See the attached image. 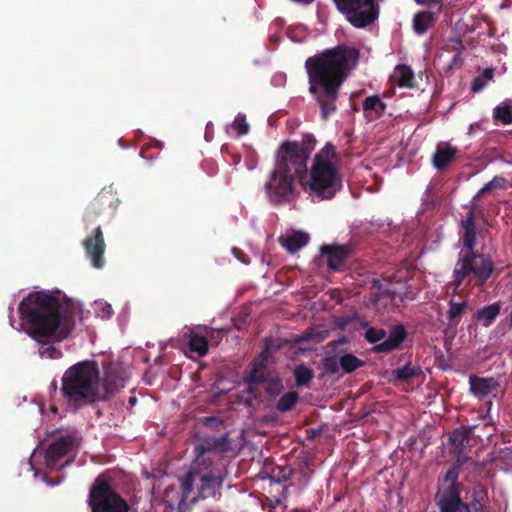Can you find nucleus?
<instances>
[{
	"mask_svg": "<svg viewBox=\"0 0 512 512\" xmlns=\"http://www.w3.org/2000/svg\"><path fill=\"white\" fill-rule=\"evenodd\" d=\"M395 377L401 381H409L412 378L418 376L419 370L410 366L409 364L403 366L402 368H398L394 371Z\"/></svg>",
	"mask_w": 512,
	"mask_h": 512,
	"instance_id": "nucleus-33",
	"label": "nucleus"
},
{
	"mask_svg": "<svg viewBox=\"0 0 512 512\" xmlns=\"http://www.w3.org/2000/svg\"><path fill=\"white\" fill-rule=\"evenodd\" d=\"M449 441L458 448L457 459L447 470L445 475L438 478L437 491L435 494H437L439 501L444 502V506L446 507H465L464 503L466 502L461 497L464 485L459 481V475L461 467L471 458L463 455L464 435L462 433L454 431L450 435Z\"/></svg>",
	"mask_w": 512,
	"mask_h": 512,
	"instance_id": "nucleus-8",
	"label": "nucleus"
},
{
	"mask_svg": "<svg viewBox=\"0 0 512 512\" xmlns=\"http://www.w3.org/2000/svg\"><path fill=\"white\" fill-rule=\"evenodd\" d=\"M283 388V383L279 378H273L267 381L266 392L270 397L280 395Z\"/></svg>",
	"mask_w": 512,
	"mask_h": 512,
	"instance_id": "nucleus-37",
	"label": "nucleus"
},
{
	"mask_svg": "<svg viewBox=\"0 0 512 512\" xmlns=\"http://www.w3.org/2000/svg\"><path fill=\"white\" fill-rule=\"evenodd\" d=\"M337 158L335 146L327 143L314 158L306 190L318 201L333 199L343 188L342 177L333 163Z\"/></svg>",
	"mask_w": 512,
	"mask_h": 512,
	"instance_id": "nucleus-7",
	"label": "nucleus"
},
{
	"mask_svg": "<svg viewBox=\"0 0 512 512\" xmlns=\"http://www.w3.org/2000/svg\"><path fill=\"white\" fill-rule=\"evenodd\" d=\"M293 2H297V3H305V4H310L312 3L314 0H292Z\"/></svg>",
	"mask_w": 512,
	"mask_h": 512,
	"instance_id": "nucleus-46",
	"label": "nucleus"
},
{
	"mask_svg": "<svg viewBox=\"0 0 512 512\" xmlns=\"http://www.w3.org/2000/svg\"><path fill=\"white\" fill-rule=\"evenodd\" d=\"M234 254H235V257H237V259H240V256H238V254H236V250L234 249Z\"/></svg>",
	"mask_w": 512,
	"mask_h": 512,
	"instance_id": "nucleus-51",
	"label": "nucleus"
},
{
	"mask_svg": "<svg viewBox=\"0 0 512 512\" xmlns=\"http://www.w3.org/2000/svg\"><path fill=\"white\" fill-rule=\"evenodd\" d=\"M391 81L401 88H414L416 86L414 72L408 65L399 64L391 75Z\"/></svg>",
	"mask_w": 512,
	"mask_h": 512,
	"instance_id": "nucleus-19",
	"label": "nucleus"
},
{
	"mask_svg": "<svg viewBox=\"0 0 512 512\" xmlns=\"http://www.w3.org/2000/svg\"><path fill=\"white\" fill-rule=\"evenodd\" d=\"M136 401V398H130V403H134Z\"/></svg>",
	"mask_w": 512,
	"mask_h": 512,
	"instance_id": "nucleus-49",
	"label": "nucleus"
},
{
	"mask_svg": "<svg viewBox=\"0 0 512 512\" xmlns=\"http://www.w3.org/2000/svg\"><path fill=\"white\" fill-rule=\"evenodd\" d=\"M268 357H269V351H268V347H266L261 352V354L259 355V358L257 360H255L254 363H257L258 366H260L261 368H265V363L267 362Z\"/></svg>",
	"mask_w": 512,
	"mask_h": 512,
	"instance_id": "nucleus-40",
	"label": "nucleus"
},
{
	"mask_svg": "<svg viewBox=\"0 0 512 512\" xmlns=\"http://www.w3.org/2000/svg\"><path fill=\"white\" fill-rule=\"evenodd\" d=\"M461 54H462V53H455V54H454V56H453V58H452V63H453V64H457V63L460 61V59H461Z\"/></svg>",
	"mask_w": 512,
	"mask_h": 512,
	"instance_id": "nucleus-43",
	"label": "nucleus"
},
{
	"mask_svg": "<svg viewBox=\"0 0 512 512\" xmlns=\"http://www.w3.org/2000/svg\"><path fill=\"white\" fill-rule=\"evenodd\" d=\"M81 437L73 430L57 437L48 446L45 453V463L50 470H60L73 462L71 453L78 448Z\"/></svg>",
	"mask_w": 512,
	"mask_h": 512,
	"instance_id": "nucleus-10",
	"label": "nucleus"
},
{
	"mask_svg": "<svg viewBox=\"0 0 512 512\" xmlns=\"http://www.w3.org/2000/svg\"><path fill=\"white\" fill-rule=\"evenodd\" d=\"M82 245L92 266L96 269H102L105 265L106 244L101 226H97L91 234L87 235Z\"/></svg>",
	"mask_w": 512,
	"mask_h": 512,
	"instance_id": "nucleus-12",
	"label": "nucleus"
},
{
	"mask_svg": "<svg viewBox=\"0 0 512 512\" xmlns=\"http://www.w3.org/2000/svg\"><path fill=\"white\" fill-rule=\"evenodd\" d=\"M100 371L97 362L84 360L69 367L61 379L64 401L77 410L100 401Z\"/></svg>",
	"mask_w": 512,
	"mask_h": 512,
	"instance_id": "nucleus-5",
	"label": "nucleus"
},
{
	"mask_svg": "<svg viewBox=\"0 0 512 512\" xmlns=\"http://www.w3.org/2000/svg\"><path fill=\"white\" fill-rule=\"evenodd\" d=\"M458 153V149L448 143L438 144L432 156L433 167L438 171H444L455 161Z\"/></svg>",
	"mask_w": 512,
	"mask_h": 512,
	"instance_id": "nucleus-16",
	"label": "nucleus"
},
{
	"mask_svg": "<svg viewBox=\"0 0 512 512\" xmlns=\"http://www.w3.org/2000/svg\"><path fill=\"white\" fill-rule=\"evenodd\" d=\"M466 208L468 212L460 221V239L466 251L459 255L453 270L452 281L449 283L454 288V294L457 293L466 278L474 277L480 284H484L495 270L490 255L475 250L478 232L476 218L482 215V211L475 204L466 206Z\"/></svg>",
	"mask_w": 512,
	"mask_h": 512,
	"instance_id": "nucleus-4",
	"label": "nucleus"
},
{
	"mask_svg": "<svg viewBox=\"0 0 512 512\" xmlns=\"http://www.w3.org/2000/svg\"><path fill=\"white\" fill-rule=\"evenodd\" d=\"M113 313L112 307L109 304H106L103 307V317H110Z\"/></svg>",
	"mask_w": 512,
	"mask_h": 512,
	"instance_id": "nucleus-42",
	"label": "nucleus"
},
{
	"mask_svg": "<svg viewBox=\"0 0 512 512\" xmlns=\"http://www.w3.org/2000/svg\"><path fill=\"white\" fill-rule=\"evenodd\" d=\"M57 388H58V387H57V382L54 380V381L51 383V389H52L53 391H56V390H57Z\"/></svg>",
	"mask_w": 512,
	"mask_h": 512,
	"instance_id": "nucleus-47",
	"label": "nucleus"
},
{
	"mask_svg": "<svg viewBox=\"0 0 512 512\" xmlns=\"http://www.w3.org/2000/svg\"><path fill=\"white\" fill-rule=\"evenodd\" d=\"M322 255L327 257V265L330 269L338 271L349 257V249L345 246L327 245L321 248Z\"/></svg>",
	"mask_w": 512,
	"mask_h": 512,
	"instance_id": "nucleus-17",
	"label": "nucleus"
},
{
	"mask_svg": "<svg viewBox=\"0 0 512 512\" xmlns=\"http://www.w3.org/2000/svg\"><path fill=\"white\" fill-rule=\"evenodd\" d=\"M362 107L365 113H374V117L379 118L385 112L387 105L378 95H372L364 99Z\"/></svg>",
	"mask_w": 512,
	"mask_h": 512,
	"instance_id": "nucleus-22",
	"label": "nucleus"
},
{
	"mask_svg": "<svg viewBox=\"0 0 512 512\" xmlns=\"http://www.w3.org/2000/svg\"><path fill=\"white\" fill-rule=\"evenodd\" d=\"M232 127L238 132L239 135H245L249 132V125L246 122L244 115H238L233 123Z\"/></svg>",
	"mask_w": 512,
	"mask_h": 512,
	"instance_id": "nucleus-38",
	"label": "nucleus"
},
{
	"mask_svg": "<svg viewBox=\"0 0 512 512\" xmlns=\"http://www.w3.org/2000/svg\"><path fill=\"white\" fill-rule=\"evenodd\" d=\"M508 323H509V326L512 328V311L510 312V314L508 316Z\"/></svg>",
	"mask_w": 512,
	"mask_h": 512,
	"instance_id": "nucleus-48",
	"label": "nucleus"
},
{
	"mask_svg": "<svg viewBox=\"0 0 512 512\" xmlns=\"http://www.w3.org/2000/svg\"><path fill=\"white\" fill-rule=\"evenodd\" d=\"M433 13L429 11H420L414 15L413 29L417 34H424L427 32L429 25L433 22Z\"/></svg>",
	"mask_w": 512,
	"mask_h": 512,
	"instance_id": "nucleus-25",
	"label": "nucleus"
},
{
	"mask_svg": "<svg viewBox=\"0 0 512 512\" xmlns=\"http://www.w3.org/2000/svg\"><path fill=\"white\" fill-rule=\"evenodd\" d=\"M234 254H235V257H237V259H240V256H238V254H236V250L234 249Z\"/></svg>",
	"mask_w": 512,
	"mask_h": 512,
	"instance_id": "nucleus-50",
	"label": "nucleus"
},
{
	"mask_svg": "<svg viewBox=\"0 0 512 512\" xmlns=\"http://www.w3.org/2000/svg\"><path fill=\"white\" fill-rule=\"evenodd\" d=\"M434 501L439 512H479L482 507L480 499L477 498H474L473 503H464L465 507L459 506L458 508H450L444 506V502L439 501L437 494L434 496Z\"/></svg>",
	"mask_w": 512,
	"mask_h": 512,
	"instance_id": "nucleus-23",
	"label": "nucleus"
},
{
	"mask_svg": "<svg viewBox=\"0 0 512 512\" xmlns=\"http://www.w3.org/2000/svg\"><path fill=\"white\" fill-rule=\"evenodd\" d=\"M339 364L344 373H352L365 365V362L355 355L346 353L339 357Z\"/></svg>",
	"mask_w": 512,
	"mask_h": 512,
	"instance_id": "nucleus-27",
	"label": "nucleus"
},
{
	"mask_svg": "<svg viewBox=\"0 0 512 512\" xmlns=\"http://www.w3.org/2000/svg\"><path fill=\"white\" fill-rule=\"evenodd\" d=\"M348 342L347 338L343 336L339 340L335 341V344H346Z\"/></svg>",
	"mask_w": 512,
	"mask_h": 512,
	"instance_id": "nucleus-45",
	"label": "nucleus"
},
{
	"mask_svg": "<svg viewBox=\"0 0 512 512\" xmlns=\"http://www.w3.org/2000/svg\"><path fill=\"white\" fill-rule=\"evenodd\" d=\"M323 370L326 374H336L339 372L340 364L337 356H327L322 360Z\"/></svg>",
	"mask_w": 512,
	"mask_h": 512,
	"instance_id": "nucleus-35",
	"label": "nucleus"
},
{
	"mask_svg": "<svg viewBox=\"0 0 512 512\" xmlns=\"http://www.w3.org/2000/svg\"><path fill=\"white\" fill-rule=\"evenodd\" d=\"M494 76L493 68H486L482 74L475 77L471 89L473 92H480Z\"/></svg>",
	"mask_w": 512,
	"mask_h": 512,
	"instance_id": "nucleus-31",
	"label": "nucleus"
},
{
	"mask_svg": "<svg viewBox=\"0 0 512 512\" xmlns=\"http://www.w3.org/2000/svg\"><path fill=\"white\" fill-rule=\"evenodd\" d=\"M111 194H98L87 206L83 220L87 224L93 223L103 212L107 203H110Z\"/></svg>",
	"mask_w": 512,
	"mask_h": 512,
	"instance_id": "nucleus-18",
	"label": "nucleus"
},
{
	"mask_svg": "<svg viewBox=\"0 0 512 512\" xmlns=\"http://www.w3.org/2000/svg\"><path fill=\"white\" fill-rule=\"evenodd\" d=\"M468 308V304L466 301L456 302L454 300L449 301V309L447 311V319L450 325H457L461 316L464 314L466 309Z\"/></svg>",
	"mask_w": 512,
	"mask_h": 512,
	"instance_id": "nucleus-26",
	"label": "nucleus"
},
{
	"mask_svg": "<svg viewBox=\"0 0 512 512\" xmlns=\"http://www.w3.org/2000/svg\"><path fill=\"white\" fill-rule=\"evenodd\" d=\"M87 505L90 512H129L128 502L113 487L108 472L98 475L89 488Z\"/></svg>",
	"mask_w": 512,
	"mask_h": 512,
	"instance_id": "nucleus-9",
	"label": "nucleus"
},
{
	"mask_svg": "<svg viewBox=\"0 0 512 512\" xmlns=\"http://www.w3.org/2000/svg\"><path fill=\"white\" fill-rule=\"evenodd\" d=\"M359 55L354 47L338 45L306 59L308 90L320 107L322 119L327 120L337 110L341 87Z\"/></svg>",
	"mask_w": 512,
	"mask_h": 512,
	"instance_id": "nucleus-2",
	"label": "nucleus"
},
{
	"mask_svg": "<svg viewBox=\"0 0 512 512\" xmlns=\"http://www.w3.org/2000/svg\"><path fill=\"white\" fill-rule=\"evenodd\" d=\"M294 377L297 386H306L314 377L313 370L301 364L295 367Z\"/></svg>",
	"mask_w": 512,
	"mask_h": 512,
	"instance_id": "nucleus-30",
	"label": "nucleus"
},
{
	"mask_svg": "<svg viewBox=\"0 0 512 512\" xmlns=\"http://www.w3.org/2000/svg\"><path fill=\"white\" fill-rule=\"evenodd\" d=\"M25 332L42 344L39 354L45 359H59L62 352L52 345L50 339L62 341L74 328V306L59 291L47 290L29 293L18 307Z\"/></svg>",
	"mask_w": 512,
	"mask_h": 512,
	"instance_id": "nucleus-1",
	"label": "nucleus"
},
{
	"mask_svg": "<svg viewBox=\"0 0 512 512\" xmlns=\"http://www.w3.org/2000/svg\"><path fill=\"white\" fill-rule=\"evenodd\" d=\"M492 188V182L487 183L482 189L481 193H485L486 191L490 190Z\"/></svg>",
	"mask_w": 512,
	"mask_h": 512,
	"instance_id": "nucleus-44",
	"label": "nucleus"
},
{
	"mask_svg": "<svg viewBox=\"0 0 512 512\" xmlns=\"http://www.w3.org/2000/svg\"><path fill=\"white\" fill-rule=\"evenodd\" d=\"M470 392L479 399L485 398L496 391L500 384L494 377H479L470 375Z\"/></svg>",
	"mask_w": 512,
	"mask_h": 512,
	"instance_id": "nucleus-15",
	"label": "nucleus"
},
{
	"mask_svg": "<svg viewBox=\"0 0 512 512\" xmlns=\"http://www.w3.org/2000/svg\"><path fill=\"white\" fill-rule=\"evenodd\" d=\"M279 241L287 251L295 253L308 243L309 238L307 234L297 232L286 237H280Z\"/></svg>",
	"mask_w": 512,
	"mask_h": 512,
	"instance_id": "nucleus-21",
	"label": "nucleus"
},
{
	"mask_svg": "<svg viewBox=\"0 0 512 512\" xmlns=\"http://www.w3.org/2000/svg\"><path fill=\"white\" fill-rule=\"evenodd\" d=\"M272 477L277 482L289 480L293 475V469L290 466H276L272 470Z\"/></svg>",
	"mask_w": 512,
	"mask_h": 512,
	"instance_id": "nucleus-34",
	"label": "nucleus"
},
{
	"mask_svg": "<svg viewBox=\"0 0 512 512\" xmlns=\"http://www.w3.org/2000/svg\"><path fill=\"white\" fill-rule=\"evenodd\" d=\"M501 311V305L499 302H495L484 306L483 308L476 311L474 319L484 327H489L499 316Z\"/></svg>",
	"mask_w": 512,
	"mask_h": 512,
	"instance_id": "nucleus-20",
	"label": "nucleus"
},
{
	"mask_svg": "<svg viewBox=\"0 0 512 512\" xmlns=\"http://www.w3.org/2000/svg\"><path fill=\"white\" fill-rule=\"evenodd\" d=\"M408 332L403 324L394 325L388 334V337L381 343L376 344L372 351L374 353H390L401 347L406 340Z\"/></svg>",
	"mask_w": 512,
	"mask_h": 512,
	"instance_id": "nucleus-14",
	"label": "nucleus"
},
{
	"mask_svg": "<svg viewBox=\"0 0 512 512\" xmlns=\"http://www.w3.org/2000/svg\"><path fill=\"white\" fill-rule=\"evenodd\" d=\"M386 336H387V332L385 329L376 328V327H368L364 333V339L368 343L375 344V345L380 340L384 341Z\"/></svg>",
	"mask_w": 512,
	"mask_h": 512,
	"instance_id": "nucleus-32",
	"label": "nucleus"
},
{
	"mask_svg": "<svg viewBox=\"0 0 512 512\" xmlns=\"http://www.w3.org/2000/svg\"><path fill=\"white\" fill-rule=\"evenodd\" d=\"M264 368L258 366L257 363L253 364V368L249 375L246 377V382L249 384H260L266 381L264 372Z\"/></svg>",
	"mask_w": 512,
	"mask_h": 512,
	"instance_id": "nucleus-36",
	"label": "nucleus"
},
{
	"mask_svg": "<svg viewBox=\"0 0 512 512\" xmlns=\"http://www.w3.org/2000/svg\"><path fill=\"white\" fill-rule=\"evenodd\" d=\"M347 21L356 28H365L373 23L369 0H332Z\"/></svg>",
	"mask_w": 512,
	"mask_h": 512,
	"instance_id": "nucleus-11",
	"label": "nucleus"
},
{
	"mask_svg": "<svg viewBox=\"0 0 512 512\" xmlns=\"http://www.w3.org/2000/svg\"><path fill=\"white\" fill-rule=\"evenodd\" d=\"M493 120L495 123H501L503 125L512 123L511 106L506 102L497 105L493 110Z\"/></svg>",
	"mask_w": 512,
	"mask_h": 512,
	"instance_id": "nucleus-28",
	"label": "nucleus"
},
{
	"mask_svg": "<svg viewBox=\"0 0 512 512\" xmlns=\"http://www.w3.org/2000/svg\"><path fill=\"white\" fill-rule=\"evenodd\" d=\"M226 475L227 472L222 465L215 463L210 457L198 454L188 472L180 478L182 501L189 498L195 485L197 495L191 502L215 497L220 493Z\"/></svg>",
	"mask_w": 512,
	"mask_h": 512,
	"instance_id": "nucleus-6",
	"label": "nucleus"
},
{
	"mask_svg": "<svg viewBox=\"0 0 512 512\" xmlns=\"http://www.w3.org/2000/svg\"><path fill=\"white\" fill-rule=\"evenodd\" d=\"M417 4L426 5L429 7L442 6L443 0H414Z\"/></svg>",
	"mask_w": 512,
	"mask_h": 512,
	"instance_id": "nucleus-41",
	"label": "nucleus"
},
{
	"mask_svg": "<svg viewBox=\"0 0 512 512\" xmlns=\"http://www.w3.org/2000/svg\"><path fill=\"white\" fill-rule=\"evenodd\" d=\"M299 400V395L296 391H290L285 393L278 400L276 409L282 413L291 411Z\"/></svg>",
	"mask_w": 512,
	"mask_h": 512,
	"instance_id": "nucleus-29",
	"label": "nucleus"
},
{
	"mask_svg": "<svg viewBox=\"0 0 512 512\" xmlns=\"http://www.w3.org/2000/svg\"><path fill=\"white\" fill-rule=\"evenodd\" d=\"M312 134H305L301 142L284 141L276 152L275 167L270 172L264 191L270 203L280 205L293 200L296 182L307 176L308 161L316 147Z\"/></svg>",
	"mask_w": 512,
	"mask_h": 512,
	"instance_id": "nucleus-3",
	"label": "nucleus"
},
{
	"mask_svg": "<svg viewBox=\"0 0 512 512\" xmlns=\"http://www.w3.org/2000/svg\"><path fill=\"white\" fill-rule=\"evenodd\" d=\"M188 346L190 351L196 353L199 357L205 356L209 349L207 338L196 333L189 334Z\"/></svg>",
	"mask_w": 512,
	"mask_h": 512,
	"instance_id": "nucleus-24",
	"label": "nucleus"
},
{
	"mask_svg": "<svg viewBox=\"0 0 512 512\" xmlns=\"http://www.w3.org/2000/svg\"><path fill=\"white\" fill-rule=\"evenodd\" d=\"M465 49V46L460 38H450L445 44V50L454 52V53H462Z\"/></svg>",
	"mask_w": 512,
	"mask_h": 512,
	"instance_id": "nucleus-39",
	"label": "nucleus"
},
{
	"mask_svg": "<svg viewBox=\"0 0 512 512\" xmlns=\"http://www.w3.org/2000/svg\"><path fill=\"white\" fill-rule=\"evenodd\" d=\"M103 390H100V401H106L125 386V377L120 367L108 365L104 369L102 378Z\"/></svg>",
	"mask_w": 512,
	"mask_h": 512,
	"instance_id": "nucleus-13",
	"label": "nucleus"
}]
</instances>
